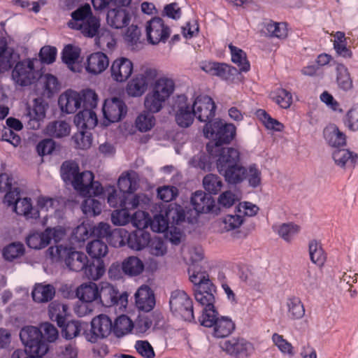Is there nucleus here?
Returning <instances> with one entry per match:
<instances>
[{"label":"nucleus","instance_id":"obj_8","mask_svg":"<svg viewBox=\"0 0 358 358\" xmlns=\"http://www.w3.org/2000/svg\"><path fill=\"white\" fill-rule=\"evenodd\" d=\"M191 204L193 209H187V221L189 224L197 222L198 217L201 213H208L215 206L213 197L203 191H196L191 196Z\"/></svg>","mask_w":358,"mask_h":358},{"label":"nucleus","instance_id":"obj_61","mask_svg":"<svg viewBox=\"0 0 358 358\" xmlns=\"http://www.w3.org/2000/svg\"><path fill=\"white\" fill-rule=\"evenodd\" d=\"M131 222L136 228V230H144L150 225V217L148 213L138 210L131 217Z\"/></svg>","mask_w":358,"mask_h":358},{"label":"nucleus","instance_id":"obj_54","mask_svg":"<svg viewBox=\"0 0 358 358\" xmlns=\"http://www.w3.org/2000/svg\"><path fill=\"white\" fill-rule=\"evenodd\" d=\"M91 235L97 237L98 239L103 238H120L118 232L111 231L110 224L105 222H100L92 229Z\"/></svg>","mask_w":358,"mask_h":358},{"label":"nucleus","instance_id":"obj_64","mask_svg":"<svg viewBox=\"0 0 358 358\" xmlns=\"http://www.w3.org/2000/svg\"><path fill=\"white\" fill-rule=\"evenodd\" d=\"M182 256L188 266H199V262L203 259V254L196 248H189L182 250Z\"/></svg>","mask_w":358,"mask_h":358},{"label":"nucleus","instance_id":"obj_48","mask_svg":"<svg viewBox=\"0 0 358 358\" xmlns=\"http://www.w3.org/2000/svg\"><path fill=\"white\" fill-rule=\"evenodd\" d=\"M118 187L123 194H131L137 188V181L134 174L131 176L129 173L122 174L118 179Z\"/></svg>","mask_w":358,"mask_h":358},{"label":"nucleus","instance_id":"obj_59","mask_svg":"<svg viewBox=\"0 0 358 358\" xmlns=\"http://www.w3.org/2000/svg\"><path fill=\"white\" fill-rule=\"evenodd\" d=\"M83 27L80 28L78 31L81 32L85 36L92 38L95 36L100 28L99 19L96 16L89 20L87 22L84 23Z\"/></svg>","mask_w":358,"mask_h":358},{"label":"nucleus","instance_id":"obj_34","mask_svg":"<svg viewBox=\"0 0 358 358\" xmlns=\"http://www.w3.org/2000/svg\"><path fill=\"white\" fill-rule=\"evenodd\" d=\"M219 173L224 177L229 184L236 185L245 179L247 169L238 162L233 168L227 169Z\"/></svg>","mask_w":358,"mask_h":358},{"label":"nucleus","instance_id":"obj_28","mask_svg":"<svg viewBox=\"0 0 358 358\" xmlns=\"http://www.w3.org/2000/svg\"><path fill=\"white\" fill-rule=\"evenodd\" d=\"M187 207L184 208L182 206L176 203H170L165 208L164 212L170 223L171 227L176 225H180L183 222H187Z\"/></svg>","mask_w":358,"mask_h":358},{"label":"nucleus","instance_id":"obj_53","mask_svg":"<svg viewBox=\"0 0 358 358\" xmlns=\"http://www.w3.org/2000/svg\"><path fill=\"white\" fill-rule=\"evenodd\" d=\"M79 56V49L73 47L72 45H67L62 52V60L71 71H76L73 65L76 64Z\"/></svg>","mask_w":358,"mask_h":358},{"label":"nucleus","instance_id":"obj_17","mask_svg":"<svg viewBox=\"0 0 358 358\" xmlns=\"http://www.w3.org/2000/svg\"><path fill=\"white\" fill-rule=\"evenodd\" d=\"M145 28L148 41L152 45L165 43L171 34L169 27L160 17L152 18L147 22Z\"/></svg>","mask_w":358,"mask_h":358},{"label":"nucleus","instance_id":"obj_4","mask_svg":"<svg viewBox=\"0 0 358 358\" xmlns=\"http://www.w3.org/2000/svg\"><path fill=\"white\" fill-rule=\"evenodd\" d=\"M169 306L172 314L176 317L187 322H195L193 301L185 291H173L169 299Z\"/></svg>","mask_w":358,"mask_h":358},{"label":"nucleus","instance_id":"obj_12","mask_svg":"<svg viewBox=\"0 0 358 358\" xmlns=\"http://www.w3.org/2000/svg\"><path fill=\"white\" fill-rule=\"evenodd\" d=\"M194 290L196 301L203 306L201 315L213 314L216 310L214 303L217 289L212 281L206 282L205 285L194 288Z\"/></svg>","mask_w":358,"mask_h":358},{"label":"nucleus","instance_id":"obj_1","mask_svg":"<svg viewBox=\"0 0 358 358\" xmlns=\"http://www.w3.org/2000/svg\"><path fill=\"white\" fill-rule=\"evenodd\" d=\"M174 90L175 83L172 79L163 77L156 80L145 96V108L151 113H159Z\"/></svg>","mask_w":358,"mask_h":358},{"label":"nucleus","instance_id":"obj_38","mask_svg":"<svg viewBox=\"0 0 358 358\" xmlns=\"http://www.w3.org/2000/svg\"><path fill=\"white\" fill-rule=\"evenodd\" d=\"M134 327L131 320L125 315L119 316L113 324V332L114 335L120 338L131 332Z\"/></svg>","mask_w":358,"mask_h":358},{"label":"nucleus","instance_id":"obj_26","mask_svg":"<svg viewBox=\"0 0 358 358\" xmlns=\"http://www.w3.org/2000/svg\"><path fill=\"white\" fill-rule=\"evenodd\" d=\"M324 137L327 144L335 149L342 148L347 144L346 135L335 124L324 129Z\"/></svg>","mask_w":358,"mask_h":358},{"label":"nucleus","instance_id":"obj_25","mask_svg":"<svg viewBox=\"0 0 358 358\" xmlns=\"http://www.w3.org/2000/svg\"><path fill=\"white\" fill-rule=\"evenodd\" d=\"M71 20L67 22L69 28L79 30L83 27L84 23L92 18L93 15L90 6L88 3L80 6L71 13Z\"/></svg>","mask_w":358,"mask_h":358},{"label":"nucleus","instance_id":"obj_57","mask_svg":"<svg viewBox=\"0 0 358 358\" xmlns=\"http://www.w3.org/2000/svg\"><path fill=\"white\" fill-rule=\"evenodd\" d=\"M189 279L194 288L203 285L206 282H211L209 274L205 270H187Z\"/></svg>","mask_w":358,"mask_h":358},{"label":"nucleus","instance_id":"obj_45","mask_svg":"<svg viewBox=\"0 0 358 358\" xmlns=\"http://www.w3.org/2000/svg\"><path fill=\"white\" fill-rule=\"evenodd\" d=\"M102 206L103 203L100 201L89 196L82 203L81 208L85 215L91 217L99 215L101 213Z\"/></svg>","mask_w":358,"mask_h":358},{"label":"nucleus","instance_id":"obj_55","mask_svg":"<svg viewBox=\"0 0 358 358\" xmlns=\"http://www.w3.org/2000/svg\"><path fill=\"white\" fill-rule=\"evenodd\" d=\"M243 222V218L240 215H227L220 222L221 231H229L238 228Z\"/></svg>","mask_w":358,"mask_h":358},{"label":"nucleus","instance_id":"obj_21","mask_svg":"<svg viewBox=\"0 0 358 358\" xmlns=\"http://www.w3.org/2000/svg\"><path fill=\"white\" fill-rule=\"evenodd\" d=\"M331 156L335 164L345 170H352L358 164V154L344 148L335 149Z\"/></svg>","mask_w":358,"mask_h":358},{"label":"nucleus","instance_id":"obj_27","mask_svg":"<svg viewBox=\"0 0 358 358\" xmlns=\"http://www.w3.org/2000/svg\"><path fill=\"white\" fill-rule=\"evenodd\" d=\"M202 69L212 76L220 77L224 80L229 79L238 71L235 67L225 63L219 62H207L203 64Z\"/></svg>","mask_w":358,"mask_h":358},{"label":"nucleus","instance_id":"obj_37","mask_svg":"<svg viewBox=\"0 0 358 358\" xmlns=\"http://www.w3.org/2000/svg\"><path fill=\"white\" fill-rule=\"evenodd\" d=\"M76 296L82 301L92 302L99 298V289L94 282L83 284L76 289Z\"/></svg>","mask_w":358,"mask_h":358},{"label":"nucleus","instance_id":"obj_47","mask_svg":"<svg viewBox=\"0 0 358 358\" xmlns=\"http://www.w3.org/2000/svg\"><path fill=\"white\" fill-rule=\"evenodd\" d=\"M24 246L20 242L11 243L6 246L2 251L3 258L12 262L15 259L22 257L24 254Z\"/></svg>","mask_w":358,"mask_h":358},{"label":"nucleus","instance_id":"obj_49","mask_svg":"<svg viewBox=\"0 0 358 358\" xmlns=\"http://www.w3.org/2000/svg\"><path fill=\"white\" fill-rule=\"evenodd\" d=\"M43 82V95L50 98L59 90V84L57 78L52 74H45L41 78Z\"/></svg>","mask_w":358,"mask_h":358},{"label":"nucleus","instance_id":"obj_35","mask_svg":"<svg viewBox=\"0 0 358 358\" xmlns=\"http://www.w3.org/2000/svg\"><path fill=\"white\" fill-rule=\"evenodd\" d=\"M150 235L145 230H135L130 233L127 238L128 246L135 250H141L148 245Z\"/></svg>","mask_w":358,"mask_h":358},{"label":"nucleus","instance_id":"obj_50","mask_svg":"<svg viewBox=\"0 0 358 358\" xmlns=\"http://www.w3.org/2000/svg\"><path fill=\"white\" fill-rule=\"evenodd\" d=\"M152 114L147 110V112L145 111L137 117L135 124L140 131H150L155 126V118Z\"/></svg>","mask_w":358,"mask_h":358},{"label":"nucleus","instance_id":"obj_43","mask_svg":"<svg viewBox=\"0 0 358 358\" xmlns=\"http://www.w3.org/2000/svg\"><path fill=\"white\" fill-rule=\"evenodd\" d=\"M88 328V324L79 321H69L62 329V334L66 339H72L79 335L81 331L85 332Z\"/></svg>","mask_w":358,"mask_h":358},{"label":"nucleus","instance_id":"obj_20","mask_svg":"<svg viewBox=\"0 0 358 358\" xmlns=\"http://www.w3.org/2000/svg\"><path fill=\"white\" fill-rule=\"evenodd\" d=\"M86 250L91 257L90 260L94 268H105L103 257L106 255L108 251L105 242L100 239L92 241L87 244Z\"/></svg>","mask_w":358,"mask_h":358},{"label":"nucleus","instance_id":"obj_18","mask_svg":"<svg viewBox=\"0 0 358 358\" xmlns=\"http://www.w3.org/2000/svg\"><path fill=\"white\" fill-rule=\"evenodd\" d=\"M105 120L108 123L119 122L127 113V106L120 99H106L103 106Z\"/></svg>","mask_w":358,"mask_h":358},{"label":"nucleus","instance_id":"obj_22","mask_svg":"<svg viewBox=\"0 0 358 358\" xmlns=\"http://www.w3.org/2000/svg\"><path fill=\"white\" fill-rule=\"evenodd\" d=\"M82 100V96L79 93L69 90L59 96L58 104L62 112L71 114L75 113L80 107Z\"/></svg>","mask_w":358,"mask_h":358},{"label":"nucleus","instance_id":"obj_51","mask_svg":"<svg viewBox=\"0 0 358 358\" xmlns=\"http://www.w3.org/2000/svg\"><path fill=\"white\" fill-rule=\"evenodd\" d=\"M203 185L205 189L208 192V194H216L222 187V181L217 175L210 173L203 178Z\"/></svg>","mask_w":358,"mask_h":358},{"label":"nucleus","instance_id":"obj_3","mask_svg":"<svg viewBox=\"0 0 358 358\" xmlns=\"http://www.w3.org/2000/svg\"><path fill=\"white\" fill-rule=\"evenodd\" d=\"M47 252L52 260L58 261L66 254L65 264L69 268H94L92 262L83 252L67 250L62 245L51 246Z\"/></svg>","mask_w":358,"mask_h":358},{"label":"nucleus","instance_id":"obj_31","mask_svg":"<svg viewBox=\"0 0 358 358\" xmlns=\"http://www.w3.org/2000/svg\"><path fill=\"white\" fill-rule=\"evenodd\" d=\"M96 115L93 110L84 108L74 117V123L79 129H92L97 124Z\"/></svg>","mask_w":358,"mask_h":358},{"label":"nucleus","instance_id":"obj_5","mask_svg":"<svg viewBox=\"0 0 358 358\" xmlns=\"http://www.w3.org/2000/svg\"><path fill=\"white\" fill-rule=\"evenodd\" d=\"M201 325L213 327V336L215 338H225L235 330L236 325L232 320L227 316H220L217 310L213 314H206L199 317Z\"/></svg>","mask_w":358,"mask_h":358},{"label":"nucleus","instance_id":"obj_29","mask_svg":"<svg viewBox=\"0 0 358 358\" xmlns=\"http://www.w3.org/2000/svg\"><path fill=\"white\" fill-rule=\"evenodd\" d=\"M106 20L110 27L115 29H122L129 24L131 15L126 9H112L108 12Z\"/></svg>","mask_w":358,"mask_h":358},{"label":"nucleus","instance_id":"obj_30","mask_svg":"<svg viewBox=\"0 0 358 358\" xmlns=\"http://www.w3.org/2000/svg\"><path fill=\"white\" fill-rule=\"evenodd\" d=\"M50 229H45L43 231H31L26 238L27 246L34 250L46 248L50 244Z\"/></svg>","mask_w":358,"mask_h":358},{"label":"nucleus","instance_id":"obj_58","mask_svg":"<svg viewBox=\"0 0 358 358\" xmlns=\"http://www.w3.org/2000/svg\"><path fill=\"white\" fill-rule=\"evenodd\" d=\"M257 117L270 129L280 131L282 129L283 125L277 120L272 118L264 110L259 109L256 111Z\"/></svg>","mask_w":358,"mask_h":358},{"label":"nucleus","instance_id":"obj_19","mask_svg":"<svg viewBox=\"0 0 358 358\" xmlns=\"http://www.w3.org/2000/svg\"><path fill=\"white\" fill-rule=\"evenodd\" d=\"M134 69L132 62L126 57L115 59L110 66L111 78L116 82L126 81L131 75Z\"/></svg>","mask_w":358,"mask_h":358},{"label":"nucleus","instance_id":"obj_63","mask_svg":"<svg viewBox=\"0 0 358 358\" xmlns=\"http://www.w3.org/2000/svg\"><path fill=\"white\" fill-rule=\"evenodd\" d=\"M275 96L273 97L275 103L282 108H288L292 103V94L287 90L280 88L275 92Z\"/></svg>","mask_w":358,"mask_h":358},{"label":"nucleus","instance_id":"obj_32","mask_svg":"<svg viewBox=\"0 0 358 358\" xmlns=\"http://www.w3.org/2000/svg\"><path fill=\"white\" fill-rule=\"evenodd\" d=\"M13 210L17 215H23L27 220H36L40 215L38 210L32 206L31 199L27 197L15 201Z\"/></svg>","mask_w":358,"mask_h":358},{"label":"nucleus","instance_id":"obj_56","mask_svg":"<svg viewBox=\"0 0 358 358\" xmlns=\"http://www.w3.org/2000/svg\"><path fill=\"white\" fill-rule=\"evenodd\" d=\"M300 231V227L292 222L284 223L279 226L278 234L287 242H290L292 238Z\"/></svg>","mask_w":358,"mask_h":358},{"label":"nucleus","instance_id":"obj_39","mask_svg":"<svg viewBox=\"0 0 358 358\" xmlns=\"http://www.w3.org/2000/svg\"><path fill=\"white\" fill-rule=\"evenodd\" d=\"M55 294V290L53 286L50 285H38L35 286L31 295L34 301L44 303L52 300Z\"/></svg>","mask_w":358,"mask_h":358},{"label":"nucleus","instance_id":"obj_13","mask_svg":"<svg viewBox=\"0 0 358 358\" xmlns=\"http://www.w3.org/2000/svg\"><path fill=\"white\" fill-rule=\"evenodd\" d=\"M194 117L201 122L213 123L215 115V104L213 99L207 95L198 96L192 105Z\"/></svg>","mask_w":358,"mask_h":358},{"label":"nucleus","instance_id":"obj_6","mask_svg":"<svg viewBox=\"0 0 358 358\" xmlns=\"http://www.w3.org/2000/svg\"><path fill=\"white\" fill-rule=\"evenodd\" d=\"M20 338L25 348L31 353L45 355L48 350V345L42 340L41 331L36 327H23L20 332Z\"/></svg>","mask_w":358,"mask_h":358},{"label":"nucleus","instance_id":"obj_23","mask_svg":"<svg viewBox=\"0 0 358 358\" xmlns=\"http://www.w3.org/2000/svg\"><path fill=\"white\" fill-rule=\"evenodd\" d=\"M136 307L144 312H150L155 306L153 291L148 285L141 286L135 294Z\"/></svg>","mask_w":358,"mask_h":358},{"label":"nucleus","instance_id":"obj_9","mask_svg":"<svg viewBox=\"0 0 358 358\" xmlns=\"http://www.w3.org/2000/svg\"><path fill=\"white\" fill-rule=\"evenodd\" d=\"M39 77L34 69V60L30 59L17 62L14 66L11 78L15 85L27 87L34 84Z\"/></svg>","mask_w":358,"mask_h":358},{"label":"nucleus","instance_id":"obj_33","mask_svg":"<svg viewBox=\"0 0 358 358\" xmlns=\"http://www.w3.org/2000/svg\"><path fill=\"white\" fill-rule=\"evenodd\" d=\"M15 52L5 38H0V73L9 70L15 62Z\"/></svg>","mask_w":358,"mask_h":358},{"label":"nucleus","instance_id":"obj_10","mask_svg":"<svg viewBox=\"0 0 358 358\" xmlns=\"http://www.w3.org/2000/svg\"><path fill=\"white\" fill-rule=\"evenodd\" d=\"M113 322L106 315L101 314L91 322V327L83 333L87 341L94 343L99 339L108 337L113 332Z\"/></svg>","mask_w":358,"mask_h":358},{"label":"nucleus","instance_id":"obj_14","mask_svg":"<svg viewBox=\"0 0 358 358\" xmlns=\"http://www.w3.org/2000/svg\"><path fill=\"white\" fill-rule=\"evenodd\" d=\"M175 119L178 125L182 128L190 127L194 120L193 107L187 102L185 95H178L173 105Z\"/></svg>","mask_w":358,"mask_h":358},{"label":"nucleus","instance_id":"obj_36","mask_svg":"<svg viewBox=\"0 0 358 358\" xmlns=\"http://www.w3.org/2000/svg\"><path fill=\"white\" fill-rule=\"evenodd\" d=\"M308 253L310 261L318 267H322L327 260V254L320 241L313 239L308 243Z\"/></svg>","mask_w":358,"mask_h":358},{"label":"nucleus","instance_id":"obj_2","mask_svg":"<svg viewBox=\"0 0 358 358\" xmlns=\"http://www.w3.org/2000/svg\"><path fill=\"white\" fill-rule=\"evenodd\" d=\"M203 134L208 138L213 141L206 145L207 152H217L224 144H229L235 138L236 127L231 123H226L221 120H215L203 127Z\"/></svg>","mask_w":358,"mask_h":358},{"label":"nucleus","instance_id":"obj_41","mask_svg":"<svg viewBox=\"0 0 358 358\" xmlns=\"http://www.w3.org/2000/svg\"><path fill=\"white\" fill-rule=\"evenodd\" d=\"M336 83L338 87L343 91H349L353 87L352 79L348 69L343 64L336 66Z\"/></svg>","mask_w":358,"mask_h":358},{"label":"nucleus","instance_id":"obj_60","mask_svg":"<svg viewBox=\"0 0 358 358\" xmlns=\"http://www.w3.org/2000/svg\"><path fill=\"white\" fill-rule=\"evenodd\" d=\"M82 186L83 189H78V191L83 194L89 196H100L103 193V187L101 184L98 181H94V178L90 181V182H83L82 183Z\"/></svg>","mask_w":358,"mask_h":358},{"label":"nucleus","instance_id":"obj_44","mask_svg":"<svg viewBox=\"0 0 358 358\" xmlns=\"http://www.w3.org/2000/svg\"><path fill=\"white\" fill-rule=\"evenodd\" d=\"M70 126L65 121H55L48 124L46 133L55 138H62L70 134Z\"/></svg>","mask_w":358,"mask_h":358},{"label":"nucleus","instance_id":"obj_11","mask_svg":"<svg viewBox=\"0 0 358 358\" xmlns=\"http://www.w3.org/2000/svg\"><path fill=\"white\" fill-rule=\"evenodd\" d=\"M157 76L155 69L147 68L143 73L136 75L128 83L126 92L129 96H141L147 90L148 87Z\"/></svg>","mask_w":358,"mask_h":358},{"label":"nucleus","instance_id":"obj_15","mask_svg":"<svg viewBox=\"0 0 358 358\" xmlns=\"http://www.w3.org/2000/svg\"><path fill=\"white\" fill-rule=\"evenodd\" d=\"M213 159L215 160L217 171L220 173L227 169L233 168L240 162V152L234 148H220L217 152H208Z\"/></svg>","mask_w":358,"mask_h":358},{"label":"nucleus","instance_id":"obj_42","mask_svg":"<svg viewBox=\"0 0 358 358\" xmlns=\"http://www.w3.org/2000/svg\"><path fill=\"white\" fill-rule=\"evenodd\" d=\"M229 48L231 55V61L238 65L239 71H248L250 70V65L247 59L246 53L241 49L234 46L231 44L229 45Z\"/></svg>","mask_w":358,"mask_h":358},{"label":"nucleus","instance_id":"obj_7","mask_svg":"<svg viewBox=\"0 0 358 358\" xmlns=\"http://www.w3.org/2000/svg\"><path fill=\"white\" fill-rule=\"evenodd\" d=\"M60 173L62 180L66 183H70L76 190L83 189V182H90L94 175L91 171L80 173L78 164L73 161H65L62 163L60 169Z\"/></svg>","mask_w":358,"mask_h":358},{"label":"nucleus","instance_id":"obj_52","mask_svg":"<svg viewBox=\"0 0 358 358\" xmlns=\"http://www.w3.org/2000/svg\"><path fill=\"white\" fill-rule=\"evenodd\" d=\"M150 226L155 232H165L169 228H171L163 210L160 213L155 215L152 220L150 219Z\"/></svg>","mask_w":358,"mask_h":358},{"label":"nucleus","instance_id":"obj_46","mask_svg":"<svg viewBox=\"0 0 358 358\" xmlns=\"http://www.w3.org/2000/svg\"><path fill=\"white\" fill-rule=\"evenodd\" d=\"M117 294L118 291L108 285L99 291V298L103 306H112L118 304Z\"/></svg>","mask_w":358,"mask_h":358},{"label":"nucleus","instance_id":"obj_40","mask_svg":"<svg viewBox=\"0 0 358 358\" xmlns=\"http://www.w3.org/2000/svg\"><path fill=\"white\" fill-rule=\"evenodd\" d=\"M287 316L292 320H299L305 315V308L301 299L294 296L289 298L286 303Z\"/></svg>","mask_w":358,"mask_h":358},{"label":"nucleus","instance_id":"obj_62","mask_svg":"<svg viewBox=\"0 0 358 358\" xmlns=\"http://www.w3.org/2000/svg\"><path fill=\"white\" fill-rule=\"evenodd\" d=\"M131 218L129 210L124 207H120V209L114 210L111 215V221L117 226L127 224L131 221Z\"/></svg>","mask_w":358,"mask_h":358},{"label":"nucleus","instance_id":"obj_24","mask_svg":"<svg viewBox=\"0 0 358 358\" xmlns=\"http://www.w3.org/2000/svg\"><path fill=\"white\" fill-rule=\"evenodd\" d=\"M108 65L109 59L107 55L102 52H96L88 56L85 69L89 73L98 75L104 71Z\"/></svg>","mask_w":358,"mask_h":358},{"label":"nucleus","instance_id":"obj_16","mask_svg":"<svg viewBox=\"0 0 358 358\" xmlns=\"http://www.w3.org/2000/svg\"><path fill=\"white\" fill-rule=\"evenodd\" d=\"M220 348L235 358H248L253 352L251 343L243 338H232L220 343Z\"/></svg>","mask_w":358,"mask_h":358}]
</instances>
